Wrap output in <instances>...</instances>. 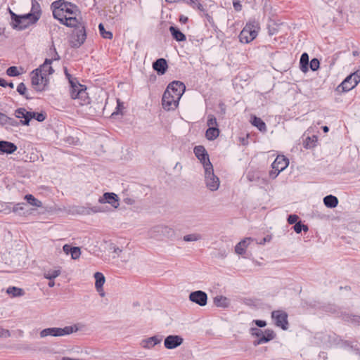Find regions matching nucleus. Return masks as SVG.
<instances>
[{"mask_svg":"<svg viewBox=\"0 0 360 360\" xmlns=\"http://www.w3.org/2000/svg\"><path fill=\"white\" fill-rule=\"evenodd\" d=\"M51 9L52 10L53 18L57 20L68 15H77V13H79L77 5L65 0L53 1L51 5Z\"/></svg>","mask_w":360,"mask_h":360,"instance_id":"obj_1","label":"nucleus"},{"mask_svg":"<svg viewBox=\"0 0 360 360\" xmlns=\"http://www.w3.org/2000/svg\"><path fill=\"white\" fill-rule=\"evenodd\" d=\"M11 17V25L13 28L22 30L26 29L30 25L34 24L37 22V17L36 18L34 15H19L13 13L10 10Z\"/></svg>","mask_w":360,"mask_h":360,"instance_id":"obj_2","label":"nucleus"},{"mask_svg":"<svg viewBox=\"0 0 360 360\" xmlns=\"http://www.w3.org/2000/svg\"><path fill=\"white\" fill-rule=\"evenodd\" d=\"M258 30L257 22L253 20L248 22L239 34L240 41L245 44L252 41L257 37Z\"/></svg>","mask_w":360,"mask_h":360,"instance_id":"obj_3","label":"nucleus"},{"mask_svg":"<svg viewBox=\"0 0 360 360\" xmlns=\"http://www.w3.org/2000/svg\"><path fill=\"white\" fill-rule=\"evenodd\" d=\"M250 333L252 336L258 338L254 340V346H257L264 343H266L276 338V333L271 329H266L264 331L258 328H251Z\"/></svg>","mask_w":360,"mask_h":360,"instance_id":"obj_4","label":"nucleus"},{"mask_svg":"<svg viewBox=\"0 0 360 360\" xmlns=\"http://www.w3.org/2000/svg\"><path fill=\"white\" fill-rule=\"evenodd\" d=\"M77 330V328L75 326H65L64 328H57V327H53V328H47L45 329H43L40 332V337L41 338H46L47 336H52V337H61L67 335H70L73 333L74 332H76Z\"/></svg>","mask_w":360,"mask_h":360,"instance_id":"obj_5","label":"nucleus"},{"mask_svg":"<svg viewBox=\"0 0 360 360\" xmlns=\"http://www.w3.org/2000/svg\"><path fill=\"white\" fill-rule=\"evenodd\" d=\"M86 33L84 25H80L76 28L70 36V45L72 48H79L85 41Z\"/></svg>","mask_w":360,"mask_h":360,"instance_id":"obj_6","label":"nucleus"},{"mask_svg":"<svg viewBox=\"0 0 360 360\" xmlns=\"http://www.w3.org/2000/svg\"><path fill=\"white\" fill-rule=\"evenodd\" d=\"M205 169V182L207 188L211 191H216L218 190L220 181L218 176L214 173L213 166L212 165L211 169L206 167Z\"/></svg>","mask_w":360,"mask_h":360,"instance_id":"obj_7","label":"nucleus"},{"mask_svg":"<svg viewBox=\"0 0 360 360\" xmlns=\"http://www.w3.org/2000/svg\"><path fill=\"white\" fill-rule=\"evenodd\" d=\"M288 314L283 310H275L271 312V318L277 327L285 330L288 328Z\"/></svg>","mask_w":360,"mask_h":360,"instance_id":"obj_8","label":"nucleus"},{"mask_svg":"<svg viewBox=\"0 0 360 360\" xmlns=\"http://www.w3.org/2000/svg\"><path fill=\"white\" fill-rule=\"evenodd\" d=\"M186 86L184 84L179 81H173L167 87L166 90H169V94L174 99L180 100L184 93Z\"/></svg>","mask_w":360,"mask_h":360,"instance_id":"obj_9","label":"nucleus"},{"mask_svg":"<svg viewBox=\"0 0 360 360\" xmlns=\"http://www.w3.org/2000/svg\"><path fill=\"white\" fill-rule=\"evenodd\" d=\"M193 152L196 158L200 161V162L203 165L204 169L206 167H208V169H211L212 165L210 160L209 155L204 146H195L193 149Z\"/></svg>","mask_w":360,"mask_h":360,"instance_id":"obj_10","label":"nucleus"},{"mask_svg":"<svg viewBox=\"0 0 360 360\" xmlns=\"http://www.w3.org/2000/svg\"><path fill=\"white\" fill-rule=\"evenodd\" d=\"M179 102V100L172 97L169 94V90H165L162 98V105L165 110H174L178 106Z\"/></svg>","mask_w":360,"mask_h":360,"instance_id":"obj_11","label":"nucleus"},{"mask_svg":"<svg viewBox=\"0 0 360 360\" xmlns=\"http://www.w3.org/2000/svg\"><path fill=\"white\" fill-rule=\"evenodd\" d=\"M189 300L200 307H204L207 303V295L202 290L193 291L190 293Z\"/></svg>","mask_w":360,"mask_h":360,"instance_id":"obj_12","label":"nucleus"},{"mask_svg":"<svg viewBox=\"0 0 360 360\" xmlns=\"http://www.w3.org/2000/svg\"><path fill=\"white\" fill-rule=\"evenodd\" d=\"M98 202L101 204L108 203L115 209L120 206L119 197L115 193H105L103 196L99 198Z\"/></svg>","mask_w":360,"mask_h":360,"instance_id":"obj_13","label":"nucleus"},{"mask_svg":"<svg viewBox=\"0 0 360 360\" xmlns=\"http://www.w3.org/2000/svg\"><path fill=\"white\" fill-rule=\"evenodd\" d=\"M184 342V339L176 335H168L164 341L165 348L168 349H173L180 346Z\"/></svg>","mask_w":360,"mask_h":360,"instance_id":"obj_14","label":"nucleus"},{"mask_svg":"<svg viewBox=\"0 0 360 360\" xmlns=\"http://www.w3.org/2000/svg\"><path fill=\"white\" fill-rule=\"evenodd\" d=\"M289 164V160L284 155H278L272 163V169L278 172L284 170Z\"/></svg>","mask_w":360,"mask_h":360,"instance_id":"obj_15","label":"nucleus"},{"mask_svg":"<svg viewBox=\"0 0 360 360\" xmlns=\"http://www.w3.org/2000/svg\"><path fill=\"white\" fill-rule=\"evenodd\" d=\"M68 15L65 18H60L58 20L61 24L68 27H75V29L80 26V25H84L81 23L79 20L77 18V15Z\"/></svg>","mask_w":360,"mask_h":360,"instance_id":"obj_16","label":"nucleus"},{"mask_svg":"<svg viewBox=\"0 0 360 360\" xmlns=\"http://www.w3.org/2000/svg\"><path fill=\"white\" fill-rule=\"evenodd\" d=\"M153 68L159 75H162L168 68L167 62L165 58H158L153 63Z\"/></svg>","mask_w":360,"mask_h":360,"instance_id":"obj_17","label":"nucleus"},{"mask_svg":"<svg viewBox=\"0 0 360 360\" xmlns=\"http://www.w3.org/2000/svg\"><path fill=\"white\" fill-rule=\"evenodd\" d=\"M37 71H39V70H34L31 72V83L33 86V88L37 91H44V86L43 84H41V74L37 73Z\"/></svg>","mask_w":360,"mask_h":360,"instance_id":"obj_18","label":"nucleus"},{"mask_svg":"<svg viewBox=\"0 0 360 360\" xmlns=\"http://www.w3.org/2000/svg\"><path fill=\"white\" fill-rule=\"evenodd\" d=\"M29 117L30 118L27 117H25V120H21V125L28 126L32 119H35L38 122H43L46 118V114L43 112H30Z\"/></svg>","mask_w":360,"mask_h":360,"instance_id":"obj_19","label":"nucleus"},{"mask_svg":"<svg viewBox=\"0 0 360 360\" xmlns=\"http://www.w3.org/2000/svg\"><path fill=\"white\" fill-rule=\"evenodd\" d=\"M17 146L11 142L0 141V153L12 154L17 150Z\"/></svg>","mask_w":360,"mask_h":360,"instance_id":"obj_20","label":"nucleus"},{"mask_svg":"<svg viewBox=\"0 0 360 360\" xmlns=\"http://www.w3.org/2000/svg\"><path fill=\"white\" fill-rule=\"evenodd\" d=\"M52 63V60H49L48 58H46L44 63L41 65L36 70H39V71H37V73L41 74L43 75L44 73H46V75H49L53 73L54 70L53 68L51 66Z\"/></svg>","mask_w":360,"mask_h":360,"instance_id":"obj_21","label":"nucleus"},{"mask_svg":"<svg viewBox=\"0 0 360 360\" xmlns=\"http://www.w3.org/2000/svg\"><path fill=\"white\" fill-rule=\"evenodd\" d=\"M161 340L162 339L160 338H158V336H153L143 340L141 342V345L143 348L150 349L159 344Z\"/></svg>","mask_w":360,"mask_h":360,"instance_id":"obj_22","label":"nucleus"},{"mask_svg":"<svg viewBox=\"0 0 360 360\" xmlns=\"http://www.w3.org/2000/svg\"><path fill=\"white\" fill-rule=\"evenodd\" d=\"M153 231L160 233L163 236L167 238H172L174 234V231L172 228L162 225L154 227Z\"/></svg>","mask_w":360,"mask_h":360,"instance_id":"obj_23","label":"nucleus"},{"mask_svg":"<svg viewBox=\"0 0 360 360\" xmlns=\"http://www.w3.org/2000/svg\"><path fill=\"white\" fill-rule=\"evenodd\" d=\"M76 95H77L76 99L79 100V105H84L90 103V98L88 96L86 88L84 86L79 90Z\"/></svg>","mask_w":360,"mask_h":360,"instance_id":"obj_24","label":"nucleus"},{"mask_svg":"<svg viewBox=\"0 0 360 360\" xmlns=\"http://www.w3.org/2000/svg\"><path fill=\"white\" fill-rule=\"evenodd\" d=\"M253 240L252 238H245L240 241L235 247V252L238 255H243L245 252V249L250 244V241Z\"/></svg>","mask_w":360,"mask_h":360,"instance_id":"obj_25","label":"nucleus"},{"mask_svg":"<svg viewBox=\"0 0 360 360\" xmlns=\"http://www.w3.org/2000/svg\"><path fill=\"white\" fill-rule=\"evenodd\" d=\"M213 302L217 307L227 308L230 305L229 300L226 297L222 295L214 297Z\"/></svg>","mask_w":360,"mask_h":360,"instance_id":"obj_26","label":"nucleus"},{"mask_svg":"<svg viewBox=\"0 0 360 360\" xmlns=\"http://www.w3.org/2000/svg\"><path fill=\"white\" fill-rule=\"evenodd\" d=\"M169 32L172 37L177 41H184L186 39V35L176 27L170 26Z\"/></svg>","mask_w":360,"mask_h":360,"instance_id":"obj_27","label":"nucleus"},{"mask_svg":"<svg viewBox=\"0 0 360 360\" xmlns=\"http://www.w3.org/2000/svg\"><path fill=\"white\" fill-rule=\"evenodd\" d=\"M323 203L328 208H335L338 205V199L334 195H328L323 198Z\"/></svg>","mask_w":360,"mask_h":360,"instance_id":"obj_28","label":"nucleus"},{"mask_svg":"<svg viewBox=\"0 0 360 360\" xmlns=\"http://www.w3.org/2000/svg\"><path fill=\"white\" fill-rule=\"evenodd\" d=\"M94 278L96 279L95 287L98 292L103 290V284L105 283V278L104 275L101 272H96L94 274Z\"/></svg>","mask_w":360,"mask_h":360,"instance_id":"obj_29","label":"nucleus"},{"mask_svg":"<svg viewBox=\"0 0 360 360\" xmlns=\"http://www.w3.org/2000/svg\"><path fill=\"white\" fill-rule=\"evenodd\" d=\"M219 135V129L217 127H209L205 132V136L210 141L216 139Z\"/></svg>","mask_w":360,"mask_h":360,"instance_id":"obj_30","label":"nucleus"},{"mask_svg":"<svg viewBox=\"0 0 360 360\" xmlns=\"http://www.w3.org/2000/svg\"><path fill=\"white\" fill-rule=\"evenodd\" d=\"M70 96L72 99L75 100L77 96V95H75V94H77V93L79 91V90L81 89L84 86V85L80 84L78 82V81H75V82L70 81Z\"/></svg>","mask_w":360,"mask_h":360,"instance_id":"obj_31","label":"nucleus"},{"mask_svg":"<svg viewBox=\"0 0 360 360\" xmlns=\"http://www.w3.org/2000/svg\"><path fill=\"white\" fill-rule=\"evenodd\" d=\"M25 203H17L12 207V212L16 213L20 216H25L28 212L25 209Z\"/></svg>","mask_w":360,"mask_h":360,"instance_id":"obj_32","label":"nucleus"},{"mask_svg":"<svg viewBox=\"0 0 360 360\" xmlns=\"http://www.w3.org/2000/svg\"><path fill=\"white\" fill-rule=\"evenodd\" d=\"M300 65V69L302 72H306L308 71L309 55L307 53H303L301 55Z\"/></svg>","mask_w":360,"mask_h":360,"instance_id":"obj_33","label":"nucleus"},{"mask_svg":"<svg viewBox=\"0 0 360 360\" xmlns=\"http://www.w3.org/2000/svg\"><path fill=\"white\" fill-rule=\"evenodd\" d=\"M349 81H353L354 84L353 86H356L360 82V75L357 72H354L347 76L342 81V86H344V85H347V84L349 83Z\"/></svg>","mask_w":360,"mask_h":360,"instance_id":"obj_34","label":"nucleus"},{"mask_svg":"<svg viewBox=\"0 0 360 360\" xmlns=\"http://www.w3.org/2000/svg\"><path fill=\"white\" fill-rule=\"evenodd\" d=\"M252 125L256 127L260 131H265L266 126L265 122L259 117L255 116L252 122Z\"/></svg>","mask_w":360,"mask_h":360,"instance_id":"obj_35","label":"nucleus"},{"mask_svg":"<svg viewBox=\"0 0 360 360\" xmlns=\"http://www.w3.org/2000/svg\"><path fill=\"white\" fill-rule=\"evenodd\" d=\"M25 200L31 205L41 207H42V202L37 199L32 194H27L25 195Z\"/></svg>","mask_w":360,"mask_h":360,"instance_id":"obj_36","label":"nucleus"},{"mask_svg":"<svg viewBox=\"0 0 360 360\" xmlns=\"http://www.w3.org/2000/svg\"><path fill=\"white\" fill-rule=\"evenodd\" d=\"M27 14L28 15H34V16L36 18L37 17V20L39 19L40 15H41V9H40L39 4L37 1H35V0L32 1L31 13H27Z\"/></svg>","mask_w":360,"mask_h":360,"instance_id":"obj_37","label":"nucleus"},{"mask_svg":"<svg viewBox=\"0 0 360 360\" xmlns=\"http://www.w3.org/2000/svg\"><path fill=\"white\" fill-rule=\"evenodd\" d=\"M17 91L21 96H23L26 99L30 100L33 98V97L30 96L27 94V87L23 82L20 83L17 86Z\"/></svg>","mask_w":360,"mask_h":360,"instance_id":"obj_38","label":"nucleus"},{"mask_svg":"<svg viewBox=\"0 0 360 360\" xmlns=\"http://www.w3.org/2000/svg\"><path fill=\"white\" fill-rule=\"evenodd\" d=\"M6 292L8 294L12 295L13 297H20L24 295L23 290L17 287H9Z\"/></svg>","mask_w":360,"mask_h":360,"instance_id":"obj_39","label":"nucleus"},{"mask_svg":"<svg viewBox=\"0 0 360 360\" xmlns=\"http://www.w3.org/2000/svg\"><path fill=\"white\" fill-rule=\"evenodd\" d=\"M30 111H27L25 108H19L15 110V116L17 118L25 120V117H29V114Z\"/></svg>","mask_w":360,"mask_h":360,"instance_id":"obj_40","label":"nucleus"},{"mask_svg":"<svg viewBox=\"0 0 360 360\" xmlns=\"http://www.w3.org/2000/svg\"><path fill=\"white\" fill-rule=\"evenodd\" d=\"M98 30L100 32V34L103 38L111 39L113 37L112 33L110 31H106L105 30L104 25L102 23L98 25Z\"/></svg>","mask_w":360,"mask_h":360,"instance_id":"obj_41","label":"nucleus"},{"mask_svg":"<svg viewBox=\"0 0 360 360\" xmlns=\"http://www.w3.org/2000/svg\"><path fill=\"white\" fill-rule=\"evenodd\" d=\"M354 82L353 81H349V83L347 84V85H344L342 86V82L337 87V91H341V92H347L352 89H354L356 86H353Z\"/></svg>","mask_w":360,"mask_h":360,"instance_id":"obj_42","label":"nucleus"},{"mask_svg":"<svg viewBox=\"0 0 360 360\" xmlns=\"http://www.w3.org/2000/svg\"><path fill=\"white\" fill-rule=\"evenodd\" d=\"M202 238V236L199 233H191L184 236L183 240L186 242H193L199 240Z\"/></svg>","mask_w":360,"mask_h":360,"instance_id":"obj_43","label":"nucleus"},{"mask_svg":"<svg viewBox=\"0 0 360 360\" xmlns=\"http://www.w3.org/2000/svg\"><path fill=\"white\" fill-rule=\"evenodd\" d=\"M20 124H21V120L18 122L14 118L9 117L6 115L4 126L8 125L11 127H18Z\"/></svg>","mask_w":360,"mask_h":360,"instance_id":"obj_44","label":"nucleus"},{"mask_svg":"<svg viewBox=\"0 0 360 360\" xmlns=\"http://www.w3.org/2000/svg\"><path fill=\"white\" fill-rule=\"evenodd\" d=\"M294 231L297 233H300L302 232V231H304V232H307L309 230V228L307 225L303 224L302 221L297 222L294 226H293Z\"/></svg>","mask_w":360,"mask_h":360,"instance_id":"obj_45","label":"nucleus"},{"mask_svg":"<svg viewBox=\"0 0 360 360\" xmlns=\"http://www.w3.org/2000/svg\"><path fill=\"white\" fill-rule=\"evenodd\" d=\"M60 274V270H53L44 274V278L49 280H53Z\"/></svg>","mask_w":360,"mask_h":360,"instance_id":"obj_46","label":"nucleus"},{"mask_svg":"<svg viewBox=\"0 0 360 360\" xmlns=\"http://www.w3.org/2000/svg\"><path fill=\"white\" fill-rule=\"evenodd\" d=\"M12 203H0V212H4L5 214H10L12 212Z\"/></svg>","mask_w":360,"mask_h":360,"instance_id":"obj_47","label":"nucleus"},{"mask_svg":"<svg viewBox=\"0 0 360 360\" xmlns=\"http://www.w3.org/2000/svg\"><path fill=\"white\" fill-rule=\"evenodd\" d=\"M6 74L10 77H17L20 75V72L17 67L11 66L6 70Z\"/></svg>","mask_w":360,"mask_h":360,"instance_id":"obj_48","label":"nucleus"},{"mask_svg":"<svg viewBox=\"0 0 360 360\" xmlns=\"http://www.w3.org/2000/svg\"><path fill=\"white\" fill-rule=\"evenodd\" d=\"M70 255L72 259H77L79 258L81 255L80 248L78 247H73L71 250Z\"/></svg>","mask_w":360,"mask_h":360,"instance_id":"obj_49","label":"nucleus"},{"mask_svg":"<svg viewBox=\"0 0 360 360\" xmlns=\"http://www.w3.org/2000/svg\"><path fill=\"white\" fill-rule=\"evenodd\" d=\"M207 124L209 126V127H217V122L216 117L213 115H209L207 117Z\"/></svg>","mask_w":360,"mask_h":360,"instance_id":"obj_50","label":"nucleus"},{"mask_svg":"<svg viewBox=\"0 0 360 360\" xmlns=\"http://www.w3.org/2000/svg\"><path fill=\"white\" fill-rule=\"evenodd\" d=\"M319 60L317 58H313L309 63V67L312 71H316L319 68Z\"/></svg>","mask_w":360,"mask_h":360,"instance_id":"obj_51","label":"nucleus"},{"mask_svg":"<svg viewBox=\"0 0 360 360\" xmlns=\"http://www.w3.org/2000/svg\"><path fill=\"white\" fill-rule=\"evenodd\" d=\"M77 212L81 214H91V207H79Z\"/></svg>","mask_w":360,"mask_h":360,"instance_id":"obj_52","label":"nucleus"},{"mask_svg":"<svg viewBox=\"0 0 360 360\" xmlns=\"http://www.w3.org/2000/svg\"><path fill=\"white\" fill-rule=\"evenodd\" d=\"M50 52H51L50 55L51 56V58H50L49 60H52V61L60 60V56L54 47L53 49H51V48L50 49Z\"/></svg>","mask_w":360,"mask_h":360,"instance_id":"obj_53","label":"nucleus"},{"mask_svg":"<svg viewBox=\"0 0 360 360\" xmlns=\"http://www.w3.org/2000/svg\"><path fill=\"white\" fill-rule=\"evenodd\" d=\"M91 214L98 213V212H104L106 211L103 207L101 206H94L91 207Z\"/></svg>","mask_w":360,"mask_h":360,"instance_id":"obj_54","label":"nucleus"},{"mask_svg":"<svg viewBox=\"0 0 360 360\" xmlns=\"http://www.w3.org/2000/svg\"><path fill=\"white\" fill-rule=\"evenodd\" d=\"M299 217L296 214H290L288 216V222L290 224H296L298 220Z\"/></svg>","mask_w":360,"mask_h":360,"instance_id":"obj_55","label":"nucleus"},{"mask_svg":"<svg viewBox=\"0 0 360 360\" xmlns=\"http://www.w3.org/2000/svg\"><path fill=\"white\" fill-rule=\"evenodd\" d=\"M46 73H44L43 75H41V84H43L44 91L45 90L46 86L48 84L49 79L47 78Z\"/></svg>","mask_w":360,"mask_h":360,"instance_id":"obj_56","label":"nucleus"},{"mask_svg":"<svg viewBox=\"0 0 360 360\" xmlns=\"http://www.w3.org/2000/svg\"><path fill=\"white\" fill-rule=\"evenodd\" d=\"M253 323L258 327V328H264L266 326V322L263 320H254Z\"/></svg>","mask_w":360,"mask_h":360,"instance_id":"obj_57","label":"nucleus"},{"mask_svg":"<svg viewBox=\"0 0 360 360\" xmlns=\"http://www.w3.org/2000/svg\"><path fill=\"white\" fill-rule=\"evenodd\" d=\"M72 248L73 247H72L71 245L65 244L63 247V250L65 254L68 255V254H70V252H71V250L72 249Z\"/></svg>","mask_w":360,"mask_h":360,"instance_id":"obj_58","label":"nucleus"},{"mask_svg":"<svg viewBox=\"0 0 360 360\" xmlns=\"http://www.w3.org/2000/svg\"><path fill=\"white\" fill-rule=\"evenodd\" d=\"M247 179L250 181H255L256 179H259V176H255V173H250L249 172L247 175Z\"/></svg>","mask_w":360,"mask_h":360,"instance_id":"obj_59","label":"nucleus"},{"mask_svg":"<svg viewBox=\"0 0 360 360\" xmlns=\"http://www.w3.org/2000/svg\"><path fill=\"white\" fill-rule=\"evenodd\" d=\"M65 74L66 77L68 79L70 84V81H72V82L77 81L76 78L72 77V75L68 72L66 68L65 70Z\"/></svg>","mask_w":360,"mask_h":360,"instance_id":"obj_60","label":"nucleus"},{"mask_svg":"<svg viewBox=\"0 0 360 360\" xmlns=\"http://www.w3.org/2000/svg\"><path fill=\"white\" fill-rule=\"evenodd\" d=\"M280 172H281L276 171V169H273L271 171L269 172V176L272 179H275Z\"/></svg>","mask_w":360,"mask_h":360,"instance_id":"obj_61","label":"nucleus"},{"mask_svg":"<svg viewBox=\"0 0 360 360\" xmlns=\"http://www.w3.org/2000/svg\"><path fill=\"white\" fill-rule=\"evenodd\" d=\"M233 8L236 11H239L241 10L242 6L239 1H234Z\"/></svg>","mask_w":360,"mask_h":360,"instance_id":"obj_62","label":"nucleus"},{"mask_svg":"<svg viewBox=\"0 0 360 360\" xmlns=\"http://www.w3.org/2000/svg\"><path fill=\"white\" fill-rule=\"evenodd\" d=\"M271 240V236H266L261 241H259L258 243L260 244V245H264L266 242H269Z\"/></svg>","mask_w":360,"mask_h":360,"instance_id":"obj_63","label":"nucleus"},{"mask_svg":"<svg viewBox=\"0 0 360 360\" xmlns=\"http://www.w3.org/2000/svg\"><path fill=\"white\" fill-rule=\"evenodd\" d=\"M188 20V17L181 15L179 18V21L184 24L186 23Z\"/></svg>","mask_w":360,"mask_h":360,"instance_id":"obj_64","label":"nucleus"}]
</instances>
